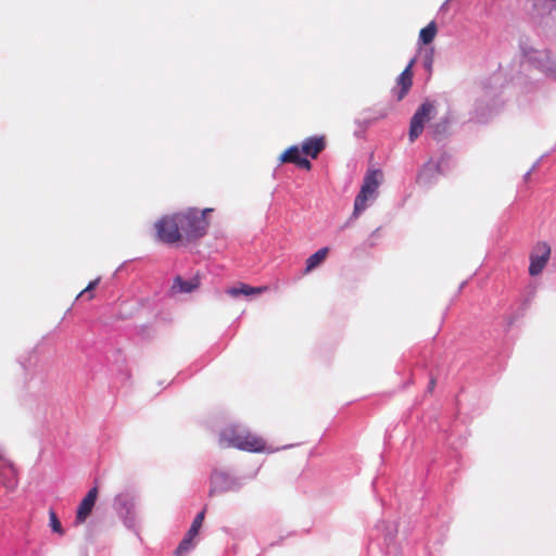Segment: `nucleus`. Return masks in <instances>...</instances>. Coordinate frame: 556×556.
Wrapping results in <instances>:
<instances>
[{"mask_svg": "<svg viewBox=\"0 0 556 556\" xmlns=\"http://www.w3.org/2000/svg\"><path fill=\"white\" fill-rule=\"evenodd\" d=\"M0 480L8 489H15L17 485V471L14 465L0 456Z\"/></svg>", "mask_w": 556, "mask_h": 556, "instance_id": "9b49d317", "label": "nucleus"}, {"mask_svg": "<svg viewBox=\"0 0 556 556\" xmlns=\"http://www.w3.org/2000/svg\"><path fill=\"white\" fill-rule=\"evenodd\" d=\"M432 62H433V56H432V53L426 58V61H425V66L426 68L430 72L431 68H432Z\"/></svg>", "mask_w": 556, "mask_h": 556, "instance_id": "412c9836", "label": "nucleus"}, {"mask_svg": "<svg viewBox=\"0 0 556 556\" xmlns=\"http://www.w3.org/2000/svg\"><path fill=\"white\" fill-rule=\"evenodd\" d=\"M206 507H204L194 518V520L191 523L190 529L188 530L186 536L184 540L179 543L176 553L178 555H181L186 552H188L192 546V541L194 538L199 534V531L202 527V523L204 521Z\"/></svg>", "mask_w": 556, "mask_h": 556, "instance_id": "6e6552de", "label": "nucleus"}, {"mask_svg": "<svg viewBox=\"0 0 556 556\" xmlns=\"http://www.w3.org/2000/svg\"><path fill=\"white\" fill-rule=\"evenodd\" d=\"M219 444L223 447H233L249 453L267 452L266 442L263 438L240 427L225 429L220 433Z\"/></svg>", "mask_w": 556, "mask_h": 556, "instance_id": "f257e3e1", "label": "nucleus"}, {"mask_svg": "<svg viewBox=\"0 0 556 556\" xmlns=\"http://www.w3.org/2000/svg\"><path fill=\"white\" fill-rule=\"evenodd\" d=\"M280 163H292L299 166L300 168H304L309 170L312 167L311 162L301 156L300 149L296 146H292L288 148L279 157Z\"/></svg>", "mask_w": 556, "mask_h": 556, "instance_id": "f8f14e48", "label": "nucleus"}, {"mask_svg": "<svg viewBox=\"0 0 556 556\" xmlns=\"http://www.w3.org/2000/svg\"><path fill=\"white\" fill-rule=\"evenodd\" d=\"M438 28L435 22H430L426 27H424L419 33V40L424 45H429L433 41L437 35Z\"/></svg>", "mask_w": 556, "mask_h": 556, "instance_id": "a211bd4d", "label": "nucleus"}, {"mask_svg": "<svg viewBox=\"0 0 556 556\" xmlns=\"http://www.w3.org/2000/svg\"><path fill=\"white\" fill-rule=\"evenodd\" d=\"M200 286V278L199 276H194L190 280H184L180 276H177L174 279L172 289L175 292H181V293H190L198 289Z\"/></svg>", "mask_w": 556, "mask_h": 556, "instance_id": "2eb2a0df", "label": "nucleus"}, {"mask_svg": "<svg viewBox=\"0 0 556 556\" xmlns=\"http://www.w3.org/2000/svg\"><path fill=\"white\" fill-rule=\"evenodd\" d=\"M99 282H100V278H97V279L90 281L88 283V286L84 290L80 291V293L78 294V298H83V296L87 295V300H92L93 299L92 290H94L97 288Z\"/></svg>", "mask_w": 556, "mask_h": 556, "instance_id": "6ab92c4d", "label": "nucleus"}, {"mask_svg": "<svg viewBox=\"0 0 556 556\" xmlns=\"http://www.w3.org/2000/svg\"><path fill=\"white\" fill-rule=\"evenodd\" d=\"M156 239L166 244L182 242L178 214L162 216L154 224Z\"/></svg>", "mask_w": 556, "mask_h": 556, "instance_id": "7ed1b4c3", "label": "nucleus"}, {"mask_svg": "<svg viewBox=\"0 0 556 556\" xmlns=\"http://www.w3.org/2000/svg\"><path fill=\"white\" fill-rule=\"evenodd\" d=\"M415 60H412L405 70L400 74L396 79L397 87L393 89V92L399 101H401L409 91L413 85V65Z\"/></svg>", "mask_w": 556, "mask_h": 556, "instance_id": "9d476101", "label": "nucleus"}, {"mask_svg": "<svg viewBox=\"0 0 556 556\" xmlns=\"http://www.w3.org/2000/svg\"><path fill=\"white\" fill-rule=\"evenodd\" d=\"M325 147L326 143L324 137H309L304 140L302 144V152L312 159H316Z\"/></svg>", "mask_w": 556, "mask_h": 556, "instance_id": "4468645a", "label": "nucleus"}, {"mask_svg": "<svg viewBox=\"0 0 556 556\" xmlns=\"http://www.w3.org/2000/svg\"><path fill=\"white\" fill-rule=\"evenodd\" d=\"M269 290L268 286L262 287H252L247 283H239L238 286L231 287L227 289L226 293L232 298H237L239 295H258Z\"/></svg>", "mask_w": 556, "mask_h": 556, "instance_id": "ddd939ff", "label": "nucleus"}, {"mask_svg": "<svg viewBox=\"0 0 556 556\" xmlns=\"http://www.w3.org/2000/svg\"><path fill=\"white\" fill-rule=\"evenodd\" d=\"M553 77H556V63L554 64V68L549 67L546 70Z\"/></svg>", "mask_w": 556, "mask_h": 556, "instance_id": "4be33fe9", "label": "nucleus"}, {"mask_svg": "<svg viewBox=\"0 0 556 556\" xmlns=\"http://www.w3.org/2000/svg\"><path fill=\"white\" fill-rule=\"evenodd\" d=\"M240 488L239 483L222 471H214L211 476V488L208 495L215 496L229 491H237Z\"/></svg>", "mask_w": 556, "mask_h": 556, "instance_id": "0eeeda50", "label": "nucleus"}, {"mask_svg": "<svg viewBox=\"0 0 556 556\" xmlns=\"http://www.w3.org/2000/svg\"><path fill=\"white\" fill-rule=\"evenodd\" d=\"M97 496H98V488L97 486H94L88 491V493L83 498L81 503L79 504V506L77 508L76 517H75L76 525H81L86 521V519L92 511Z\"/></svg>", "mask_w": 556, "mask_h": 556, "instance_id": "1a4fd4ad", "label": "nucleus"}, {"mask_svg": "<svg viewBox=\"0 0 556 556\" xmlns=\"http://www.w3.org/2000/svg\"><path fill=\"white\" fill-rule=\"evenodd\" d=\"M434 384H435V380H434V379H431V380H430V383H429V388H430V389H433Z\"/></svg>", "mask_w": 556, "mask_h": 556, "instance_id": "5701e85b", "label": "nucleus"}, {"mask_svg": "<svg viewBox=\"0 0 556 556\" xmlns=\"http://www.w3.org/2000/svg\"><path fill=\"white\" fill-rule=\"evenodd\" d=\"M435 113V106L432 102L425 101L414 113L409 124V141L414 142L424 131L425 125Z\"/></svg>", "mask_w": 556, "mask_h": 556, "instance_id": "39448f33", "label": "nucleus"}, {"mask_svg": "<svg viewBox=\"0 0 556 556\" xmlns=\"http://www.w3.org/2000/svg\"><path fill=\"white\" fill-rule=\"evenodd\" d=\"M115 505L119 514L131 515L135 509V497L128 493H121L115 497Z\"/></svg>", "mask_w": 556, "mask_h": 556, "instance_id": "dca6fc26", "label": "nucleus"}, {"mask_svg": "<svg viewBox=\"0 0 556 556\" xmlns=\"http://www.w3.org/2000/svg\"><path fill=\"white\" fill-rule=\"evenodd\" d=\"M381 173L379 170H370L365 177L359 193L355 198L353 215L358 216L367 207V201L374 198L377 192Z\"/></svg>", "mask_w": 556, "mask_h": 556, "instance_id": "20e7f679", "label": "nucleus"}, {"mask_svg": "<svg viewBox=\"0 0 556 556\" xmlns=\"http://www.w3.org/2000/svg\"><path fill=\"white\" fill-rule=\"evenodd\" d=\"M551 257V247L545 241L538 242L530 254V276H538L542 273Z\"/></svg>", "mask_w": 556, "mask_h": 556, "instance_id": "423d86ee", "label": "nucleus"}, {"mask_svg": "<svg viewBox=\"0 0 556 556\" xmlns=\"http://www.w3.org/2000/svg\"><path fill=\"white\" fill-rule=\"evenodd\" d=\"M50 525L54 532L62 533V526L54 511H50Z\"/></svg>", "mask_w": 556, "mask_h": 556, "instance_id": "aec40b11", "label": "nucleus"}, {"mask_svg": "<svg viewBox=\"0 0 556 556\" xmlns=\"http://www.w3.org/2000/svg\"><path fill=\"white\" fill-rule=\"evenodd\" d=\"M210 212H212V208H204L202 211L188 208L177 212L182 241L192 242L206 233L210 226L206 214Z\"/></svg>", "mask_w": 556, "mask_h": 556, "instance_id": "f03ea898", "label": "nucleus"}, {"mask_svg": "<svg viewBox=\"0 0 556 556\" xmlns=\"http://www.w3.org/2000/svg\"><path fill=\"white\" fill-rule=\"evenodd\" d=\"M328 252H329L328 248H321L318 251H316L314 254H312L306 260L305 274L312 271L314 268L319 266L326 260Z\"/></svg>", "mask_w": 556, "mask_h": 556, "instance_id": "f3484780", "label": "nucleus"}]
</instances>
